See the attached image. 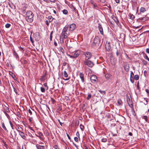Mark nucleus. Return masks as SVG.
I'll return each mask as SVG.
<instances>
[{
    "instance_id": "1",
    "label": "nucleus",
    "mask_w": 149,
    "mask_h": 149,
    "mask_svg": "<svg viewBox=\"0 0 149 149\" xmlns=\"http://www.w3.org/2000/svg\"><path fill=\"white\" fill-rule=\"evenodd\" d=\"M70 33L71 32L67 29V27L65 26L61 34L63 40L68 38V36L70 35Z\"/></svg>"
},
{
    "instance_id": "2",
    "label": "nucleus",
    "mask_w": 149,
    "mask_h": 149,
    "mask_svg": "<svg viewBox=\"0 0 149 149\" xmlns=\"http://www.w3.org/2000/svg\"><path fill=\"white\" fill-rule=\"evenodd\" d=\"M69 52L70 54H67V55L70 58H76L80 54V51L79 50L75 51L74 52H72L70 50H69Z\"/></svg>"
},
{
    "instance_id": "3",
    "label": "nucleus",
    "mask_w": 149,
    "mask_h": 149,
    "mask_svg": "<svg viewBox=\"0 0 149 149\" xmlns=\"http://www.w3.org/2000/svg\"><path fill=\"white\" fill-rule=\"evenodd\" d=\"M26 19L29 22H32L33 19V14L32 12L30 11H28L26 13Z\"/></svg>"
},
{
    "instance_id": "4",
    "label": "nucleus",
    "mask_w": 149,
    "mask_h": 149,
    "mask_svg": "<svg viewBox=\"0 0 149 149\" xmlns=\"http://www.w3.org/2000/svg\"><path fill=\"white\" fill-rule=\"evenodd\" d=\"M100 43V40L98 36H96L93 40L92 44L93 47L99 46Z\"/></svg>"
},
{
    "instance_id": "5",
    "label": "nucleus",
    "mask_w": 149,
    "mask_h": 149,
    "mask_svg": "<svg viewBox=\"0 0 149 149\" xmlns=\"http://www.w3.org/2000/svg\"><path fill=\"white\" fill-rule=\"evenodd\" d=\"M76 25L74 24H72L70 25H67L65 26H67V29L70 31H73L76 28Z\"/></svg>"
},
{
    "instance_id": "6",
    "label": "nucleus",
    "mask_w": 149,
    "mask_h": 149,
    "mask_svg": "<svg viewBox=\"0 0 149 149\" xmlns=\"http://www.w3.org/2000/svg\"><path fill=\"white\" fill-rule=\"evenodd\" d=\"M84 64L90 67H92L94 65V64L92 62L88 60H86L84 62Z\"/></svg>"
},
{
    "instance_id": "7",
    "label": "nucleus",
    "mask_w": 149,
    "mask_h": 149,
    "mask_svg": "<svg viewBox=\"0 0 149 149\" xmlns=\"http://www.w3.org/2000/svg\"><path fill=\"white\" fill-rule=\"evenodd\" d=\"M89 2L93 6V8L97 9L98 8V6L94 0H90Z\"/></svg>"
},
{
    "instance_id": "8",
    "label": "nucleus",
    "mask_w": 149,
    "mask_h": 149,
    "mask_svg": "<svg viewBox=\"0 0 149 149\" xmlns=\"http://www.w3.org/2000/svg\"><path fill=\"white\" fill-rule=\"evenodd\" d=\"M83 54L85 56V60H88L92 57V54L89 52H84Z\"/></svg>"
},
{
    "instance_id": "9",
    "label": "nucleus",
    "mask_w": 149,
    "mask_h": 149,
    "mask_svg": "<svg viewBox=\"0 0 149 149\" xmlns=\"http://www.w3.org/2000/svg\"><path fill=\"white\" fill-rule=\"evenodd\" d=\"M33 37L36 41H38L40 39V36L39 33L38 32L35 33L33 34Z\"/></svg>"
},
{
    "instance_id": "10",
    "label": "nucleus",
    "mask_w": 149,
    "mask_h": 149,
    "mask_svg": "<svg viewBox=\"0 0 149 149\" xmlns=\"http://www.w3.org/2000/svg\"><path fill=\"white\" fill-rule=\"evenodd\" d=\"M91 80L92 83H95L98 80L97 77L95 75H93L91 77Z\"/></svg>"
},
{
    "instance_id": "11",
    "label": "nucleus",
    "mask_w": 149,
    "mask_h": 149,
    "mask_svg": "<svg viewBox=\"0 0 149 149\" xmlns=\"http://www.w3.org/2000/svg\"><path fill=\"white\" fill-rule=\"evenodd\" d=\"M17 131L19 133V134L20 136L24 139L26 140V136L25 135L24 133L20 130H17Z\"/></svg>"
},
{
    "instance_id": "12",
    "label": "nucleus",
    "mask_w": 149,
    "mask_h": 149,
    "mask_svg": "<svg viewBox=\"0 0 149 149\" xmlns=\"http://www.w3.org/2000/svg\"><path fill=\"white\" fill-rule=\"evenodd\" d=\"M98 27L99 31L100 33L102 35H103L104 33H103V28H102V26L101 25V24H98Z\"/></svg>"
},
{
    "instance_id": "13",
    "label": "nucleus",
    "mask_w": 149,
    "mask_h": 149,
    "mask_svg": "<svg viewBox=\"0 0 149 149\" xmlns=\"http://www.w3.org/2000/svg\"><path fill=\"white\" fill-rule=\"evenodd\" d=\"M38 135L35 134V135L37 137L39 138L41 140H43V138L42 137V136H43V134L40 132H38L37 133Z\"/></svg>"
},
{
    "instance_id": "14",
    "label": "nucleus",
    "mask_w": 149,
    "mask_h": 149,
    "mask_svg": "<svg viewBox=\"0 0 149 149\" xmlns=\"http://www.w3.org/2000/svg\"><path fill=\"white\" fill-rule=\"evenodd\" d=\"M84 75L83 73L81 72L79 74V77L81 79V81L82 83H84Z\"/></svg>"
},
{
    "instance_id": "15",
    "label": "nucleus",
    "mask_w": 149,
    "mask_h": 149,
    "mask_svg": "<svg viewBox=\"0 0 149 149\" xmlns=\"http://www.w3.org/2000/svg\"><path fill=\"white\" fill-rule=\"evenodd\" d=\"M105 48L107 50H110L111 48L110 44L109 43H106L105 45Z\"/></svg>"
},
{
    "instance_id": "16",
    "label": "nucleus",
    "mask_w": 149,
    "mask_h": 149,
    "mask_svg": "<svg viewBox=\"0 0 149 149\" xmlns=\"http://www.w3.org/2000/svg\"><path fill=\"white\" fill-rule=\"evenodd\" d=\"M125 69L126 71L128 72L130 70V67L128 64H126L125 66Z\"/></svg>"
},
{
    "instance_id": "17",
    "label": "nucleus",
    "mask_w": 149,
    "mask_h": 149,
    "mask_svg": "<svg viewBox=\"0 0 149 149\" xmlns=\"http://www.w3.org/2000/svg\"><path fill=\"white\" fill-rule=\"evenodd\" d=\"M112 18L115 21V22L118 24L119 23V21L118 19L115 16H112Z\"/></svg>"
},
{
    "instance_id": "18",
    "label": "nucleus",
    "mask_w": 149,
    "mask_h": 149,
    "mask_svg": "<svg viewBox=\"0 0 149 149\" xmlns=\"http://www.w3.org/2000/svg\"><path fill=\"white\" fill-rule=\"evenodd\" d=\"M36 146L37 149H45V146H40L38 144H37Z\"/></svg>"
},
{
    "instance_id": "19",
    "label": "nucleus",
    "mask_w": 149,
    "mask_h": 149,
    "mask_svg": "<svg viewBox=\"0 0 149 149\" xmlns=\"http://www.w3.org/2000/svg\"><path fill=\"white\" fill-rule=\"evenodd\" d=\"M139 11L141 13H143L146 11V9L144 7H141Z\"/></svg>"
},
{
    "instance_id": "20",
    "label": "nucleus",
    "mask_w": 149,
    "mask_h": 149,
    "mask_svg": "<svg viewBox=\"0 0 149 149\" xmlns=\"http://www.w3.org/2000/svg\"><path fill=\"white\" fill-rule=\"evenodd\" d=\"M105 76L107 79L109 80L110 79V77L111 76V75L107 73L105 74Z\"/></svg>"
},
{
    "instance_id": "21",
    "label": "nucleus",
    "mask_w": 149,
    "mask_h": 149,
    "mask_svg": "<svg viewBox=\"0 0 149 149\" xmlns=\"http://www.w3.org/2000/svg\"><path fill=\"white\" fill-rule=\"evenodd\" d=\"M1 125H2V127L3 129L6 132H8V131L6 126L4 124V123H2Z\"/></svg>"
},
{
    "instance_id": "22",
    "label": "nucleus",
    "mask_w": 149,
    "mask_h": 149,
    "mask_svg": "<svg viewBox=\"0 0 149 149\" xmlns=\"http://www.w3.org/2000/svg\"><path fill=\"white\" fill-rule=\"evenodd\" d=\"M13 54L15 56L16 58H19V56L18 54L15 50L13 51Z\"/></svg>"
},
{
    "instance_id": "23",
    "label": "nucleus",
    "mask_w": 149,
    "mask_h": 149,
    "mask_svg": "<svg viewBox=\"0 0 149 149\" xmlns=\"http://www.w3.org/2000/svg\"><path fill=\"white\" fill-rule=\"evenodd\" d=\"M117 102L118 105H122L123 102L122 100L120 99L118 100Z\"/></svg>"
},
{
    "instance_id": "24",
    "label": "nucleus",
    "mask_w": 149,
    "mask_h": 149,
    "mask_svg": "<svg viewBox=\"0 0 149 149\" xmlns=\"http://www.w3.org/2000/svg\"><path fill=\"white\" fill-rule=\"evenodd\" d=\"M48 19L49 20L48 21L49 22H51L53 20H55V19L54 18H52V17L51 16H49L48 17Z\"/></svg>"
},
{
    "instance_id": "25",
    "label": "nucleus",
    "mask_w": 149,
    "mask_h": 149,
    "mask_svg": "<svg viewBox=\"0 0 149 149\" xmlns=\"http://www.w3.org/2000/svg\"><path fill=\"white\" fill-rule=\"evenodd\" d=\"M6 111H4L3 112L5 114L8 119H9V120H10V116H9V115L7 113Z\"/></svg>"
},
{
    "instance_id": "26",
    "label": "nucleus",
    "mask_w": 149,
    "mask_h": 149,
    "mask_svg": "<svg viewBox=\"0 0 149 149\" xmlns=\"http://www.w3.org/2000/svg\"><path fill=\"white\" fill-rule=\"evenodd\" d=\"M134 80H138L139 79V76L138 75H135L134 76Z\"/></svg>"
},
{
    "instance_id": "27",
    "label": "nucleus",
    "mask_w": 149,
    "mask_h": 149,
    "mask_svg": "<svg viewBox=\"0 0 149 149\" xmlns=\"http://www.w3.org/2000/svg\"><path fill=\"white\" fill-rule=\"evenodd\" d=\"M130 81L132 83H133L134 82V77L132 75H130Z\"/></svg>"
},
{
    "instance_id": "28",
    "label": "nucleus",
    "mask_w": 149,
    "mask_h": 149,
    "mask_svg": "<svg viewBox=\"0 0 149 149\" xmlns=\"http://www.w3.org/2000/svg\"><path fill=\"white\" fill-rule=\"evenodd\" d=\"M9 72L10 74V75H11V76L14 79H15L14 78L15 77V76L13 74V73L12 72H11V71H9Z\"/></svg>"
},
{
    "instance_id": "29",
    "label": "nucleus",
    "mask_w": 149,
    "mask_h": 149,
    "mask_svg": "<svg viewBox=\"0 0 149 149\" xmlns=\"http://www.w3.org/2000/svg\"><path fill=\"white\" fill-rule=\"evenodd\" d=\"M45 78V76L44 75L41 77V78L40 79V80L41 81H44Z\"/></svg>"
},
{
    "instance_id": "30",
    "label": "nucleus",
    "mask_w": 149,
    "mask_h": 149,
    "mask_svg": "<svg viewBox=\"0 0 149 149\" xmlns=\"http://www.w3.org/2000/svg\"><path fill=\"white\" fill-rule=\"evenodd\" d=\"M143 119L145 120V121L147 122H148V119H147V116H143L142 118Z\"/></svg>"
},
{
    "instance_id": "31",
    "label": "nucleus",
    "mask_w": 149,
    "mask_h": 149,
    "mask_svg": "<svg viewBox=\"0 0 149 149\" xmlns=\"http://www.w3.org/2000/svg\"><path fill=\"white\" fill-rule=\"evenodd\" d=\"M102 95H104L105 93V91H102L101 90H97Z\"/></svg>"
},
{
    "instance_id": "32",
    "label": "nucleus",
    "mask_w": 149,
    "mask_h": 149,
    "mask_svg": "<svg viewBox=\"0 0 149 149\" xmlns=\"http://www.w3.org/2000/svg\"><path fill=\"white\" fill-rule=\"evenodd\" d=\"M139 19L144 21L146 20H147V18L145 17L140 18H139Z\"/></svg>"
},
{
    "instance_id": "33",
    "label": "nucleus",
    "mask_w": 149,
    "mask_h": 149,
    "mask_svg": "<svg viewBox=\"0 0 149 149\" xmlns=\"http://www.w3.org/2000/svg\"><path fill=\"white\" fill-rule=\"evenodd\" d=\"M80 128L81 129V130L82 131H84V126L83 125L81 124L80 125Z\"/></svg>"
},
{
    "instance_id": "34",
    "label": "nucleus",
    "mask_w": 149,
    "mask_h": 149,
    "mask_svg": "<svg viewBox=\"0 0 149 149\" xmlns=\"http://www.w3.org/2000/svg\"><path fill=\"white\" fill-rule=\"evenodd\" d=\"M19 47V48L20 50L22 53H23L24 52V48L23 47H21V46H20Z\"/></svg>"
},
{
    "instance_id": "35",
    "label": "nucleus",
    "mask_w": 149,
    "mask_h": 149,
    "mask_svg": "<svg viewBox=\"0 0 149 149\" xmlns=\"http://www.w3.org/2000/svg\"><path fill=\"white\" fill-rule=\"evenodd\" d=\"M91 97V94L88 93V96L87 97L88 100H89Z\"/></svg>"
},
{
    "instance_id": "36",
    "label": "nucleus",
    "mask_w": 149,
    "mask_h": 149,
    "mask_svg": "<svg viewBox=\"0 0 149 149\" xmlns=\"http://www.w3.org/2000/svg\"><path fill=\"white\" fill-rule=\"evenodd\" d=\"M40 90L41 91L42 93H44L45 92V88L42 87H41Z\"/></svg>"
},
{
    "instance_id": "37",
    "label": "nucleus",
    "mask_w": 149,
    "mask_h": 149,
    "mask_svg": "<svg viewBox=\"0 0 149 149\" xmlns=\"http://www.w3.org/2000/svg\"><path fill=\"white\" fill-rule=\"evenodd\" d=\"M144 58L145 59H147L149 61V58H148L147 55L146 54H145L144 56Z\"/></svg>"
},
{
    "instance_id": "38",
    "label": "nucleus",
    "mask_w": 149,
    "mask_h": 149,
    "mask_svg": "<svg viewBox=\"0 0 149 149\" xmlns=\"http://www.w3.org/2000/svg\"><path fill=\"white\" fill-rule=\"evenodd\" d=\"M63 13L64 14H67L68 13V12L66 10L64 9L63 11Z\"/></svg>"
},
{
    "instance_id": "39",
    "label": "nucleus",
    "mask_w": 149,
    "mask_h": 149,
    "mask_svg": "<svg viewBox=\"0 0 149 149\" xmlns=\"http://www.w3.org/2000/svg\"><path fill=\"white\" fill-rule=\"evenodd\" d=\"M130 18L132 19H133L135 18V16L132 14L130 15Z\"/></svg>"
},
{
    "instance_id": "40",
    "label": "nucleus",
    "mask_w": 149,
    "mask_h": 149,
    "mask_svg": "<svg viewBox=\"0 0 149 149\" xmlns=\"http://www.w3.org/2000/svg\"><path fill=\"white\" fill-rule=\"evenodd\" d=\"M10 26H11L10 24L8 23V24H6V25L5 27L6 28H9L10 27Z\"/></svg>"
},
{
    "instance_id": "41",
    "label": "nucleus",
    "mask_w": 149,
    "mask_h": 149,
    "mask_svg": "<svg viewBox=\"0 0 149 149\" xmlns=\"http://www.w3.org/2000/svg\"><path fill=\"white\" fill-rule=\"evenodd\" d=\"M5 111H6V112H9V109L8 107H5Z\"/></svg>"
},
{
    "instance_id": "42",
    "label": "nucleus",
    "mask_w": 149,
    "mask_h": 149,
    "mask_svg": "<svg viewBox=\"0 0 149 149\" xmlns=\"http://www.w3.org/2000/svg\"><path fill=\"white\" fill-rule=\"evenodd\" d=\"M64 74L65 77H68V74L66 71L64 72Z\"/></svg>"
},
{
    "instance_id": "43",
    "label": "nucleus",
    "mask_w": 149,
    "mask_h": 149,
    "mask_svg": "<svg viewBox=\"0 0 149 149\" xmlns=\"http://www.w3.org/2000/svg\"><path fill=\"white\" fill-rule=\"evenodd\" d=\"M2 142H3V145L6 148H7V146H8L6 144V142H5L4 141H2Z\"/></svg>"
},
{
    "instance_id": "44",
    "label": "nucleus",
    "mask_w": 149,
    "mask_h": 149,
    "mask_svg": "<svg viewBox=\"0 0 149 149\" xmlns=\"http://www.w3.org/2000/svg\"><path fill=\"white\" fill-rule=\"evenodd\" d=\"M28 134L29 136L32 137L33 138L34 137V136H33V135L31 133L29 132H28Z\"/></svg>"
},
{
    "instance_id": "45",
    "label": "nucleus",
    "mask_w": 149,
    "mask_h": 149,
    "mask_svg": "<svg viewBox=\"0 0 149 149\" xmlns=\"http://www.w3.org/2000/svg\"><path fill=\"white\" fill-rule=\"evenodd\" d=\"M107 139L106 138H103L102 139V141L103 142H106L107 141Z\"/></svg>"
},
{
    "instance_id": "46",
    "label": "nucleus",
    "mask_w": 149,
    "mask_h": 149,
    "mask_svg": "<svg viewBox=\"0 0 149 149\" xmlns=\"http://www.w3.org/2000/svg\"><path fill=\"white\" fill-rule=\"evenodd\" d=\"M78 138L77 137H74V141L77 142H78Z\"/></svg>"
},
{
    "instance_id": "47",
    "label": "nucleus",
    "mask_w": 149,
    "mask_h": 149,
    "mask_svg": "<svg viewBox=\"0 0 149 149\" xmlns=\"http://www.w3.org/2000/svg\"><path fill=\"white\" fill-rule=\"evenodd\" d=\"M9 123H10V125L11 126V127L12 129L13 130L14 129V128L13 127V124H12L11 122V121H10Z\"/></svg>"
},
{
    "instance_id": "48",
    "label": "nucleus",
    "mask_w": 149,
    "mask_h": 149,
    "mask_svg": "<svg viewBox=\"0 0 149 149\" xmlns=\"http://www.w3.org/2000/svg\"><path fill=\"white\" fill-rule=\"evenodd\" d=\"M76 135L78 137V138L80 139V137H79V133L78 132H77L76 134Z\"/></svg>"
},
{
    "instance_id": "49",
    "label": "nucleus",
    "mask_w": 149,
    "mask_h": 149,
    "mask_svg": "<svg viewBox=\"0 0 149 149\" xmlns=\"http://www.w3.org/2000/svg\"><path fill=\"white\" fill-rule=\"evenodd\" d=\"M44 86L46 87V89L47 90L48 89V87L47 86V84L46 83H44L43 84Z\"/></svg>"
},
{
    "instance_id": "50",
    "label": "nucleus",
    "mask_w": 149,
    "mask_h": 149,
    "mask_svg": "<svg viewBox=\"0 0 149 149\" xmlns=\"http://www.w3.org/2000/svg\"><path fill=\"white\" fill-rule=\"evenodd\" d=\"M132 112L134 116H135V111H134V109L133 108L132 109Z\"/></svg>"
},
{
    "instance_id": "51",
    "label": "nucleus",
    "mask_w": 149,
    "mask_h": 149,
    "mask_svg": "<svg viewBox=\"0 0 149 149\" xmlns=\"http://www.w3.org/2000/svg\"><path fill=\"white\" fill-rule=\"evenodd\" d=\"M145 91L147 93L148 95L149 96V90L148 89H146Z\"/></svg>"
},
{
    "instance_id": "52",
    "label": "nucleus",
    "mask_w": 149,
    "mask_h": 149,
    "mask_svg": "<svg viewBox=\"0 0 149 149\" xmlns=\"http://www.w3.org/2000/svg\"><path fill=\"white\" fill-rule=\"evenodd\" d=\"M13 88L14 91V92L16 93V94H17V90L14 87H13Z\"/></svg>"
},
{
    "instance_id": "53",
    "label": "nucleus",
    "mask_w": 149,
    "mask_h": 149,
    "mask_svg": "<svg viewBox=\"0 0 149 149\" xmlns=\"http://www.w3.org/2000/svg\"><path fill=\"white\" fill-rule=\"evenodd\" d=\"M29 128L31 130H32L33 132H35V131L34 130H33V128H32V127H31V126H29Z\"/></svg>"
},
{
    "instance_id": "54",
    "label": "nucleus",
    "mask_w": 149,
    "mask_h": 149,
    "mask_svg": "<svg viewBox=\"0 0 149 149\" xmlns=\"http://www.w3.org/2000/svg\"><path fill=\"white\" fill-rule=\"evenodd\" d=\"M120 54L119 53L118 51L117 50V52H116V55L117 56H118Z\"/></svg>"
},
{
    "instance_id": "55",
    "label": "nucleus",
    "mask_w": 149,
    "mask_h": 149,
    "mask_svg": "<svg viewBox=\"0 0 149 149\" xmlns=\"http://www.w3.org/2000/svg\"><path fill=\"white\" fill-rule=\"evenodd\" d=\"M28 111H29V113L31 115L32 114V112L31 110L30 109H29L28 110Z\"/></svg>"
},
{
    "instance_id": "56",
    "label": "nucleus",
    "mask_w": 149,
    "mask_h": 149,
    "mask_svg": "<svg viewBox=\"0 0 149 149\" xmlns=\"http://www.w3.org/2000/svg\"><path fill=\"white\" fill-rule=\"evenodd\" d=\"M69 41V40L68 39L67 40H66L65 41V44L67 46V45H68V41Z\"/></svg>"
},
{
    "instance_id": "57",
    "label": "nucleus",
    "mask_w": 149,
    "mask_h": 149,
    "mask_svg": "<svg viewBox=\"0 0 149 149\" xmlns=\"http://www.w3.org/2000/svg\"><path fill=\"white\" fill-rule=\"evenodd\" d=\"M67 64V63L66 62H64L63 63V66H66Z\"/></svg>"
},
{
    "instance_id": "58",
    "label": "nucleus",
    "mask_w": 149,
    "mask_h": 149,
    "mask_svg": "<svg viewBox=\"0 0 149 149\" xmlns=\"http://www.w3.org/2000/svg\"><path fill=\"white\" fill-rule=\"evenodd\" d=\"M30 40L32 43H33L34 42V41L33 40V39H32V38L31 37H30Z\"/></svg>"
},
{
    "instance_id": "59",
    "label": "nucleus",
    "mask_w": 149,
    "mask_h": 149,
    "mask_svg": "<svg viewBox=\"0 0 149 149\" xmlns=\"http://www.w3.org/2000/svg\"><path fill=\"white\" fill-rule=\"evenodd\" d=\"M146 52L147 53L149 54V49L147 48L146 50Z\"/></svg>"
},
{
    "instance_id": "60",
    "label": "nucleus",
    "mask_w": 149,
    "mask_h": 149,
    "mask_svg": "<svg viewBox=\"0 0 149 149\" xmlns=\"http://www.w3.org/2000/svg\"><path fill=\"white\" fill-rule=\"evenodd\" d=\"M20 129H22V127L19 126L17 127V130H19Z\"/></svg>"
},
{
    "instance_id": "61",
    "label": "nucleus",
    "mask_w": 149,
    "mask_h": 149,
    "mask_svg": "<svg viewBox=\"0 0 149 149\" xmlns=\"http://www.w3.org/2000/svg\"><path fill=\"white\" fill-rule=\"evenodd\" d=\"M56 0H49L51 2L55 3Z\"/></svg>"
},
{
    "instance_id": "62",
    "label": "nucleus",
    "mask_w": 149,
    "mask_h": 149,
    "mask_svg": "<svg viewBox=\"0 0 149 149\" xmlns=\"http://www.w3.org/2000/svg\"><path fill=\"white\" fill-rule=\"evenodd\" d=\"M67 136L69 140L71 139V138L68 134L67 133Z\"/></svg>"
},
{
    "instance_id": "63",
    "label": "nucleus",
    "mask_w": 149,
    "mask_h": 149,
    "mask_svg": "<svg viewBox=\"0 0 149 149\" xmlns=\"http://www.w3.org/2000/svg\"><path fill=\"white\" fill-rule=\"evenodd\" d=\"M46 24L48 26L49 25V21L48 20H46Z\"/></svg>"
},
{
    "instance_id": "64",
    "label": "nucleus",
    "mask_w": 149,
    "mask_h": 149,
    "mask_svg": "<svg viewBox=\"0 0 149 149\" xmlns=\"http://www.w3.org/2000/svg\"><path fill=\"white\" fill-rule=\"evenodd\" d=\"M116 2L117 3H119L120 2V0H115Z\"/></svg>"
}]
</instances>
